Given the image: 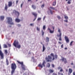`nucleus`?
Segmentation results:
<instances>
[{"instance_id":"nucleus-1","label":"nucleus","mask_w":75,"mask_h":75,"mask_svg":"<svg viewBox=\"0 0 75 75\" xmlns=\"http://www.w3.org/2000/svg\"><path fill=\"white\" fill-rule=\"evenodd\" d=\"M16 68L17 66L15 63H12L11 64V68L12 69V70L11 71V75H13V73H14L16 69Z\"/></svg>"},{"instance_id":"nucleus-2","label":"nucleus","mask_w":75,"mask_h":75,"mask_svg":"<svg viewBox=\"0 0 75 75\" xmlns=\"http://www.w3.org/2000/svg\"><path fill=\"white\" fill-rule=\"evenodd\" d=\"M13 45L15 47H16V48H21V45H19L18 41L16 40H15L14 41L13 43Z\"/></svg>"},{"instance_id":"nucleus-3","label":"nucleus","mask_w":75,"mask_h":75,"mask_svg":"<svg viewBox=\"0 0 75 75\" xmlns=\"http://www.w3.org/2000/svg\"><path fill=\"white\" fill-rule=\"evenodd\" d=\"M6 19L7 20V23L8 24H11V25H14V22H13V19L12 18L10 17H8L6 18Z\"/></svg>"},{"instance_id":"nucleus-4","label":"nucleus","mask_w":75,"mask_h":75,"mask_svg":"<svg viewBox=\"0 0 75 75\" xmlns=\"http://www.w3.org/2000/svg\"><path fill=\"white\" fill-rule=\"evenodd\" d=\"M51 57H52L53 58L52 59V61H54L55 59H57L58 58V56L57 54H55L54 56V54L53 53H51L50 54Z\"/></svg>"},{"instance_id":"nucleus-5","label":"nucleus","mask_w":75,"mask_h":75,"mask_svg":"<svg viewBox=\"0 0 75 75\" xmlns=\"http://www.w3.org/2000/svg\"><path fill=\"white\" fill-rule=\"evenodd\" d=\"M45 59L47 62H51L52 60V57L50 56H48V57H46Z\"/></svg>"},{"instance_id":"nucleus-6","label":"nucleus","mask_w":75,"mask_h":75,"mask_svg":"<svg viewBox=\"0 0 75 75\" xmlns=\"http://www.w3.org/2000/svg\"><path fill=\"white\" fill-rule=\"evenodd\" d=\"M45 61H44L42 62V64H39L38 65V67H40L41 68H42L43 67L42 66H43L44 67H45Z\"/></svg>"},{"instance_id":"nucleus-7","label":"nucleus","mask_w":75,"mask_h":75,"mask_svg":"<svg viewBox=\"0 0 75 75\" xmlns=\"http://www.w3.org/2000/svg\"><path fill=\"white\" fill-rule=\"evenodd\" d=\"M58 32L59 33V36L60 37L59 38V41H62V39L61 38V35H62V33L61 31V29H60L58 28Z\"/></svg>"},{"instance_id":"nucleus-8","label":"nucleus","mask_w":75,"mask_h":75,"mask_svg":"<svg viewBox=\"0 0 75 75\" xmlns=\"http://www.w3.org/2000/svg\"><path fill=\"white\" fill-rule=\"evenodd\" d=\"M13 13H15V15L17 16H19V15H20V13L16 10H13Z\"/></svg>"},{"instance_id":"nucleus-9","label":"nucleus","mask_w":75,"mask_h":75,"mask_svg":"<svg viewBox=\"0 0 75 75\" xmlns=\"http://www.w3.org/2000/svg\"><path fill=\"white\" fill-rule=\"evenodd\" d=\"M61 60L62 61V62H64V64H66L67 62V59L66 58L62 57Z\"/></svg>"},{"instance_id":"nucleus-10","label":"nucleus","mask_w":75,"mask_h":75,"mask_svg":"<svg viewBox=\"0 0 75 75\" xmlns=\"http://www.w3.org/2000/svg\"><path fill=\"white\" fill-rule=\"evenodd\" d=\"M0 55L1 57V59H3L4 58V54L1 50H0Z\"/></svg>"},{"instance_id":"nucleus-11","label":"nucleus","mask_w":75,"mask_h":75,"mask_svg":"<svg viewBox=\"0 0 75 75\" xmlns=\"http://www.w3.org/2000/svg\"><path fill=\"white\" fill-rule=\"evenodd\" d=\"M64 38L67 43H68L69 42V39L68 38V37L65 36L64 37Z\"/></svg>"},{"instance_id":"nucleus-12","label":"nucleus","mask_w":75,"mask_h":75,"mask_svg":"<svg viewBox=\"0 0 75 75\" xmlns=\"http://www.w3.org/2000/svg\"><path fill=\"white\" fill-rule=\"evenodd\" d=\"M12 2L11 1H9L8 2V6L9 7H11L12 4Z\"/></svg>"},{"instance_id":"nucleus-13","label":"nucleus","mask_w":75,"mask_h":75,"mask_svg":"<svg viewBox=\"0 0 75 75\" xmlns=\"http://www.w3.org/2000/svg\"><path fill=\"white\" fill-rule=\"evenodd\" d=\"M58 69H59H59H60V70L59 71V72H63V71H64V70L62 69V67H58Z\"/></svg>"},{"instance_id":"nucleus-14","label":"nucleus","mask_w":75,"mask_h":75,"mask_svg":"<svg viewBox=\"0 0 75 75\" xmlns=\"http://www.w3.org/2000/svg\"><path fill=\"white\" fill-rule=\"evenodd\" d=\"M69 72L68 74L69 75H70V74H71V73L72 72V69H69Z\"/></svg>"},{"instance_id":"nucleus-15","label":"nucleus","mask_w":75,"mask_h":75,"mask_svg":"<svg viewBox=\"0 0 75 75\" xmlns=\"http://www.w3.org/2000/svg\"><path fill=\"white\" fill-rule=\"evenodd\" d=\"M21 21V20L18 18H17L15 19V21L17 23H20Z\"/></svg>"},{"instance_id":"nucleus-16","label":"nucleus","mask_w":75,"mask_h":75,"mask_svg":"<svg viewBox=\"0 0 75 75\" xmlns=\"http://www.w3.org/2000/svg\"><path fill=\"white\" fill-rule=\"evenodd\" d=\"M4 16H1L0 17V20H1L2 21H3V20H4Z\"/></svg>"},{"instance_id":"nucleus-17","label":"nucleus","mask_w":75,"mask_h":75,"mask_svg":"<svg viewBox=\"0 0 75 75\" xmlns=\"http://www.w3.org/2000/svg\"><path fill=\"white\" fill-rule=\"evenodd\" d=\"M32 14L35 17H37V14L33 12Z\"/></svg>"},{"instance_id":"nucleus-18","label":"nucleus","mask_w":75,"mask_h":75,"mask_svg":"<svg viewBox=\"0 0 75 75\" xmlns=\"http://www.w3.org/2000/svg\"><path fill=\"white\" fill-rule=\"evenodd\" d=\"M45 46H44V45H43L42 47V52H44L45 50Z\"/></svg>"},{"instance_id":"nucleus-19","label":"nucleus","mask_w":75,"mask_h":75,"mask_svg":"<svg viewBox=\"0 0 75 75\" xmlns=\"http://www.w3.org/2000/svg\"><path fill=\"white\" fill-rule=\"evenodd\" d=\"M17 62L18 63V64H21V66L24 65L23 64V62H21L18 60H17Z\"/></svg>"},{"instance_id":"nucleus-20","label":"nucleus","mask_w":75,"mask_h":75,"mask_svg":"<svg viewBox=\"0 0 75 75\" xmlns=\"http://www.w3.org/2000/svg\"><path fill=\"white\" fill-rule=\"evenodd\" d=\"M22 68L23 69V70H25V66L24 64L21 66Z\"/></svg>"},{"instance_id":"nucleus-21","label":"nucleus","mask_w":75,"mask_h":75,"mask_svg":"<svg viewBox=\"0 0 75 75\" xmlns=\"http://www.w3.org/2000/svg\"><path fill=\"white\" fill-rule=\"evenodd\" d=\"M48 30H49L50 33H53L54 32V30H52L50 28H48Z\"/></svg>"},{"instance_id":"nucleus-22","label":"nucleus","mask_w":75,"mask_h":75,"mask_svg":"<svg viewBox=\"0 0 75 75\" xmlns=\"http://www.w3.org/2000/svg\"><path fill=\"white\" fill-rule=\"evenodd\" d=\"M54 70L52 69H50L49 70V72L50 73H53L54 72Z\"/></svg>"},{"instance_id":"nucleus-23","label":"nucleus","mask_w":75,"mask_h":75,"mask_svg":"<svg viewBox=\"0 0 75 75\" xmlns=\"http://www.w3.org/2000/svg\"><path fill=\"white\" fill-rule=\"evenodd\" d=\"M50 41V39L48 37H46V42H49Z\"/></svg>"},{"instance_id":"nucleus-24","label":"nucleus","mask_w":75,"mask_h":75,"mask_svg":"<svg viewBox=\"0 0 75 75\" xmlns=\"http://www.w3.org/2000/svg\"><path fill=\"white\" fill-rule=\"evenodd\" d=\"M8 8V7L7 6V4H5V9L6 10H7Z\"/></svg>"},{"instance_id":"nucleus-25","label":"nucleus","mask_w":75,"mask_h":75,"mask_svg":"<svg viewBox=\"0 0 75 75\" xmlns=\"http://www.w3.org/2000/svg\"><path fill=\"white\" fill-rule=\"evenodd\" d=\"M72 0H69L67 2V4H70L71 3V1Z\"/></svg>"},{"instance_id":"nucleus-26","label":"nucleus","mask_w":75,"mask_h":75,"mask_svg":"<svg viewBox=\"0 0 75 75\" xmlns=\"http://www.w3.org/2000/svg\"><path fill=\"white\" fill-rule=\"evenodd\" d=\"M47 67H48V68H50V63H47Z\"/></svg>"},{"instance_id":"nucleus-27","label":"nucleus","mask_w":75,"mask_h":75,"mask_svg":"<svg viewBox=\"0 0 75 75\" xmlns=\"http://www.w3.org/2000/svg\"><path fill=\"white\" fill-rule=\"evenodd\" d=\"M48 10H50V12L51 14H53V13L54 12V11H52V10H51V9H50L49 8H48Z\"/></svg>"},{"instance_id":"nucleus-28","label":"nucleus","mask_w":75,"mask_h":75,"mask_svg":"<svg viewBox=\"0 0 75 75\" xmlns=\"http://www.w3.org/2000/svg\"><path fill=\"white\" fill-rule=\"evenodd\" d=\"M32 7L33 8V9H34V10H35V8H36V7H35V6L34 5H33L32 6Z\"/></svg>"},{"instance_id":"nucleus-29","label":"nucleus","mask_w":75,"mask_h":75,"mask_svg":"<svg viewBox=\"0 0 75 75\" xmlns=\"http://www.w3.org/2000/svg\"><path fill=\"white\" fill-rule=\"evenodd\" d=\"M6 63L7 65H8V64H9V63L8 62V59H6Z\"/></svg>"},{"instance_id":"nucleus-30","label":"nucleus","mask_w":75,"mask_h":75,"mask_svg":"<svg viewBox=\"0 0 75 75\" xmlns=\"http://www.w3.org/2000/svg\"><path fill=\"white\" fill-rule=\"evenodd\" d=\"M56 0H55L54 2L53 3V6H55V5H56Z\"/></svg>"},{"instance_id":"nucleus-31","label":"nucleus","mask_w":75,"mask_h":75,"mask_svg":"<svg viewBox=\"0 0 75 75\" xmlns=\"http://www.w3.org/2000/svg\"><path fill=\"white\" fill-rule=\"evenodd\" d=\"M73 42H74V41H72L71 42V43H70V46H72V44L73 43Z\"/></svg>"},{"instance_id":"nucleus-32","label":"nucleus","mask_w":75,"mask_h":75,"mask_svg":"<svg viewBox=\"0 0 75 75\" xmlns=\"http://www.w3.org/2000/svg\"><path fill=\"white\" fill-rule=\"evenodd\" d=\"M5 53L6 54V55H7V53H8V52H7V50H5Z\"/></svg>"},{"instance_id":"nucleus-33","label":"nucleus","mask_w":75,"mask_h":75,"mask_svg":"<svg viewBox=\"0 0 75 75\" xmlns=\"http://www.w3.org/2000/svg\"><path fill=\"white\" fill-rule=\"evenodd\" d=\"M40 28H39L38 27H37V31H40Z\"/></svg>"},{"instance_id":"nucleus-34","label":"nucleus","mask_w":75,"mask_h":75,"mask_svg":"<svg viewBox=\"0 0 75 75\" xmlns=\"http://www.w3.org/2000/svg\"><path fill=\"white\" fill-rule=\"evenodd\" d=\"M45 25H44V26H43V30H45Z\"/></svg>"},{"instance_id":"nucleus-35","label":"nucleus","mask_w":75,"mask_h":75,"mask_svg":"<svg viewBox=\"0 0 75 75\" xmlns=\"http://www.w3.org/2000/svg\"><path fill=\"white\" fill-rule=\"evenodd\" d=\"M4 48H7V45L4 44Z\"/></svg>"},{"instance_id":"nucleus-36","label":"nucleus","mask_w":75,"mask_h":75,"mask_svg":"<svg viewBox=\"0 0 75 75\" xmlns=\"http://www.w3.org/2000/svg\"><path fill=\"white\" fill-rule=\"evenodd\" d=\"M57 18L59 20H60V19H61V17H60V16H58Z\"/></svg>"},{"instance_id":"nucleus-37","label":"nucleus","mask_w":75,"mask_h":75,"mask_svg":"<svg viewBox=\"0 0 75 75\" xmlns=\"http://www.w3.org/2000/svg\"><path fill=\"white\" fill-rule=\"evenodd\" d=\"M50 8H51V9H52V10H55V8L54 7H50Z\"/></svg>"},{"instance_id":"nucleus-38","label":"nucleus","mask_w":75,"mask_h":75,"mask_svg":"<svg viewBox=\"0 0 75 75\" xmlns=\"http://www.w3.org/2000/svg\"><path fill=\"white\" fill-rule=\"evenodd\" d=\"M64 18L65 19H68V17L67 16H64Z\"/></svg>"},{"instance_id":"nucleus-39","label":"nucleus","mask_w":75,"mask_h":75,"mask_svg":"<svg viewBox=\"0 0 75 75\" xmlns=\"http://www.w3.org/2000/svg\"><path fill=\"white\" fill-rule=\"evenodd\" d=\"M41 20V18H39L37 20L38 21H40V20Z\"/></svg>"},{"instance_id":"nucleus-40","label":"nucleus","mask_w":75,"mask_h":75,"mask_svg":"<svg viewBox=\"0 0 75 75\" xmlns=\"http://www.w3.org/2000/svg\"><path fill=\"white\" fill-rule=\"evenodd\" d=\"M52 68H54L55 67V65H54L53 64H52Z\"/></svg>"},{"instance_id":"nucleus-41","label":"nucleus","mask_w":75,"mask_h":75,"mask_svg":"<svg viewBox=\"0 0 75 75\" xmlns=\"http://www.w3.org/2000/svg\"><path fill=\"white\" fill-rule=\"evenodd\" d=\"M8 46L9 47H11V44H8Z\"/></svg>"},{"instance_id":"nucleus-42","label":"nucleus","mask_w":75,"mask_h":75,"mask_svg":"<svg viewBox=\"0 0 75 75\" xmlns=\"http://www.w3.org/2000/svg\"><path fill=\"white\" fill-rule=\"evenodd\" d=\"M30 25L31 26H34V23H31L30 24Z\"/></svg>"},{"instance_id":"nucleus-43","label":"nucleus","mask_w":75,"mask_h":75,"mask_svg":"<svg viewBox=\"0 0 75 75\" xmlns=\"http://www.w3.org/2000/svg\"><path fill=\"white\" fill-rule=\"evenodd\" d=\"M42 35L43 36H44V31H43V30H42Z\"/></svg>"},{"instance_id":"nucleus-44","label":"nucleus","mask_w":75,"mask_h":75,"mask_svg":"<svg viewBox=\"0 0 75 75\" xmlns=\"http://www.w3.org/2000/svg\"><path fill=\"white\" fill-rule=\"evenodd\" d=\"M41 7L42 8H43V7H44V4H43L41 6Z\"/></svg>"},{"instance_id":"nucleus-45","label":"nucleus","mask_w":75,"mask_h":75,"mask_svg":"<svg viewBox=\"0 0 75 75\" xmlns=\"http://www.w3.org/2000/svg\"><path fill=\"white\" fill-rule=\"evenodd\" d=\"M53 75H57V73H54L53 74Z\"/></svg>"},{"instance_id":"nucleus-46","label":"nucleus","mask_w":75,"mask_h":75,"mask_svg":"<svg viewBox=\"0 0 75 75\" xmlns=\"http://www.w3.org/2000/svg\"><path fill=\"white\" fill-rule=\"evenodd\" d=\"M23 4L22 3L21 4V8H22V7H23Z\"/></svg>"},{"instance_id":"nucleus-47","label":"nucleus","mask_w":75,"mask_h":75,"mask_svg":"<svg viewBox=\"0 0 75 75\" xmlns=\"http://www.w3.org/2000/svg\"><path fill=\"white\" fill-rule=\"evenodd\" d=\"M52 28H53V31H54V30H55V27H54V26H53Z\"/></svg>"},{"instance_id":"nucleus-48","label":"nucleus","mask_w":75,"mask_h":75,"mask_svg":"<svg viewBox=\"0 0 75 75\" xmlns=\"http://www.w3.org/2000/svg\"><path fill=\"white\" fill-rule=\"evenodd\" d=\"M18 27H21V25L20 24H18Z\"/></svg>"},{"instance_id":"nucleus-49","label":"nucleus","mask_w":75,"mask_h":75,"mask_svg":"<svg viewBox=\"0 0 75 75\" xmlns=\"http://www.w3.org/2000/svg\"><path fill=\"white\" fill-rule=\"evenodd\" d=\"M63 46H64V45L62 44L61 46V48H63Z\"/></svg>"},{"instance_id":"nucleus-50","label":"nucleus","mask_w":75,"mask_h":75,"mask_svg":"<svg viewBox=\"0 0 75 75\" xmlns=\"http://www.w3.org/2000/svg\"><path fill=\"white\" fill-rule=\"evenodd\" d=\"M36 18H37V17H35V19L33 20V21H34L35 20H36Z\"/></svg>"},{"instance_id":"nucleus-51","label":"nucleus","mask_w":75,"mask_h":75,"mask_svg":"<svg viewBox=\"0 0 75 75\" xmlns=\"http://www.w3.org/2000/svg\"><path fill=\"white\" fill-rule=\"evenodd\" d=\"M64 21H65V22H66V23H68V20H64Z\"/></svg>"},{"instance_id":"nucleus-52","label":"nucleus","mask_w":75,"mask_h":75,"mask_svg":"<svg viewBox=\"0 0 75 75\" xmlns=\"http://www.w3.org/2000/svg\"><path fill=\"white\" fill-rule=\"evenodd\" d=\"M18 1L17 0L16 1V4H17L18 3Z\"/></svg>"},{"instance_id":"nucleus-53","label":"nucleus","mask_w":75,"mask_h":75,"mask_svg":"<svg viewBox=\"0 0 75 75\" xmlns=\"http://www.w3.org/2000/svg\"><path fill=\"white\" fill-rule=\"evenodd\" d=\"M73 75H75V72L74 71L73 73Z\"/></svg>"},{"instance_id":"nucleus-54","label":"nucleus","mask_w":75,"mask_h":75,"mask_svg":"<svg viewBox=\"0 0 75 75\" xmlns=\"http://www.w3.org/2000/svg\"><path fill=\"white\" fill-rule=\"evenodd\" d=\"M58 75H60V74H61V73L59 72L58 73Z\"/></svg>"},{"instance_id":"nucleus-55","label":"nucleus","mask_w":75,"mask_h":75,"mask_svg":"<svg viewBox=\"0 0 75 75\" xmlns=\"http://www.w3.org/2000/svg\"><path fill=\"white\" fill-rule=\"evenodd\" d=\"M45 16L44 17V18H43V20H45Z\"/></svg>"},{"instance_id":"nucleus-56","label":"nucleus","mask_w":75,"mask_h":75,"mask_svg":"<svg viewBox=\"0 0 75 75\" xmlns=\"http://www.w3.org/2000/svg\"><path fill=\"white\" fill-rule=\"evenodd\" d=\"M55 42H54V44H57V42L56 41H55Z\"/></svg>"},{"instance_id":"nucleus-57","label":"nucleus","mask_w":75,"mask_h":75,"mask_svg":"<svg viewBox=\"0 0 75 75\" xmlns=\"http://www.w3.org/2000/svg\"><path fill=\"white\" fill-rule=\"evenodd\" d=\"M58 42L59 44H62V43H61L60 42Z\"/></svg>"},{"instance_id":"nucleus-58","label":"nucleus","mask_w":75,"mask_h":75,"mask_svg":"<svg viewBox=\"0 0 75 75\" xmlns=\"http://www.w3.org/2000/svg\"><path fill=\"white\" fill-rule=\"evenodd\" d=\"M64 49H65V50H67V47L65 48H64Z\"/></svg>"},{"instance_id":"nucleus-59","label":"nucleus","mask_w":75,"mask_h":75,"mask_svg":"<svg viewBox=\"0 0 75 75\" xmlns=\"http://www.w3.org/2000/svg\"><path fill=\"white\" fill-rule=\"evenodd\" d=\"M31 1V0H28V1Z\"/></svg>"},{"instance_id":"nucleus-60","label":"nucleus","mask_w":75,"mask_h":75,"mask_svg":"<svg viewBox=\"0 0 75 75\" xmlns=\"http://www.w3.org/2000/svg\"><path fill=\"white\" fill-rule=\"evenodd\" d=\"M0 49H1V45H0Z\"/></svg>"},{"instance_id":"nucleus-61","label":"nucleus","mask_w":75,"mask_h":75,"mask_svg":"<svg viewBox=\"0 0 75 75\" xmlns=\"http://www.w3.org/2000/svg\"><path fill=\"white\" fill-rule=\"evenodd\" d=\"M61 75H64V74H63L62 73H61Z\"/></svg>"},{"instance_id":"nucleus-62","label":"nucleus","mask_w":75,"mask_h":75,"mask_svg":"<svg viewBox=\"0 0 75 75\" xmlns=\"http://www.w3.org/2000/svg\"><path fill=\"white\" fill-rule=\"evenodd\" d=\"M71 64L72 65H73V63H71Z\"/></svg>"},{"instance_id":"nucleus-63","label":"nucleus","mask_w":75,"mask_h":75,"mask_svg":"<svg viewBox=\"0 0 75 75\" xmlns=\"http://www.w3.org/2000/svg\"><path fill=\"white\" fill-rule=\"evenodd\" d=\"M67 72H68V70L67 69L66 70Z\"/></svg>"},{"instance_id":"nucleus-64","label":"nucleus","mask_w":75,"mask_h":75,"mask_svg":"<svg viewBox=\"0 0 75 75\" xmlns=\"http://www.w3.org/2000/svg\"><path fill=\"white\" fill-rule=\"evenodd\" d=\"M9 27H11V26H9Z\"/></svg>"}]
</instances>
